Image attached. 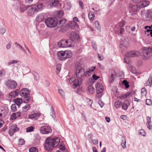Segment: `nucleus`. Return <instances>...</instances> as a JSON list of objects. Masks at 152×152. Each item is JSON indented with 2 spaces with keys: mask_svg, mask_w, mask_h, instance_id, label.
<instances>
[{
  "mask_svg": "<svg viewBox=\"0 0 152 152\" xmlns=\"http://www.w3.org/2000/svg\"><path fill=\"white\" fill-rule=\"evenodd\" d=\"M35 79L37 81L39 79V76L38 74L36 72H35L34 74Z\"/></svg>",
  "mask_w": 152,
  "mask_h": 152,
  "instance_id": "50",
  "label": "nucleus"
},
{
  "mask_svg": "<svg viewBox=\"0 0 152 152\" xmlns=\"http://www.w3.org/2000/svg\"><path fill=\"white\" fill-rule=\"evenodd\" d=\"M37 9L35 8L34 7L28 6L27 8V14L29 16H31L34 14L35 12H37Z\"/></svg>",
  "mask_w": 152,
  "mask_h": 152,
  "instance_id": "11",
  "label": "nucleus"
},
{
  "mask_svg": "<svg viewBox=\"0 0 152 152\" xmlns=\"http://www.w3.org/2000/svg\"><path fill=\"white\" fill-rule=\"evenodd\" d=\"M15 45L19 49H21L25 53H26V51L24 49L20 44L16 42L15 43Z\"/></svg>",
  "mask_w": 152,
  "mask_h": 152,
  "instance_id": "34",
  "label": "nucleus"
},
{
  "mask_svg": "<svg viewBox=\"0 0 152 152\" xmlns=\"http://www.w3.org/2000/svg\"><path fill=\"white\" fill-rule=\"evenodd\" d=\"M70 38H80V36L76 32L72 31L71 33Z\"/></svg>",
  "mask_w": 152,
  "mask_h": 152,
  "instance_id": "27",
  "label": "nucleus"
},
{
  "mask_svg": "<svg viewBox=\"0 0 152 152\" xmlns=\"http://www.w3.org/2000/svg\"><path fill=\"white\" fill-rule=\"evenodd\" d=\"M58 92L61 96L63 97L64 96V93L62 90L59 89Z\"/></svg>",
  "mask_w": 152,
  "mask_h": 152,
  "instance_id": "62",
  "label": "nucleus"
},
{
  "mask_svg": "<svg viewBox=\"0 0 152 152\" xmlns=\"http://www.w3.org/2000/svg\"><path fill=\"white\" fill-rule=\"evenodd\" d=\"M121 102L120 101H116L115 103V106L117 108L119 107Z\"/></svg>",
  "mask_w": 152,
  "mask_h": 152,
  "instance_id": "44",
  "label": "nucleus"
},
{
  "mask_svg": "<svg viewBox=\"0 0 152 152\" xmlns=\"http://www.w3.org/2000/svg\"><path fill=\"white\" fill-rule=\"evenodd\" d=\"M97 95L96 97L98 99L100 98L102 94L99 95V94L102 93L104 90V88L102 85L99 83H97L95 86Z\"/></svg>",
  "mask_w": 152,
  "mask_h": 152,
  "instance_id": "7",
  "label": "nucleus"
},
{
  "mask_svg": "<svg viewBox=\"0 0 152 152\" xmlns=\"http://www.w3.org/2000/svg\"><path fill=\"white\" fill-rule=\"evenodd\" d=\"M6 32L5 28L3 27H1L0 28V33L1 34H3Z\"/></svg>",
  "mask_w": 152,
  "mask_h": 152,
  "instance_id": "58",
  "label": "nucleus"
},
{
  "mask_svg": "<svg viewBox=\"0 0 152 152\" xmlns=\"http://www.w3.org/2000/svg\"><path fill=\"white\" fill-rule=\"evenodd\" d=\"M11 128L15 131V132H17L19 130V128L18 127L17 125L16 124H13L11 126Z\"/></svg>",
  "mask_w": 152,
  "mask_h": 152,
  "instance_id": "33",
  "label": "nucleus"
},
{
  "mask_svg": "<svg viewBox=\"0 0 152 152\" xmlns=\"http://www.w3.org/2000/svg\"><path fill=\"white\" fill-rule=\"evenodd\" d=\"M66 22V20L65 19L63 18L59 20V22L57 23V26L59 28L62 26Z\"/></svg>",
  "mask_w": 152,
  "mask_h": 152,
  "instance_id": "23",
  "label": "nucleus"
},
{
  "mask_svg": "<svg viewBox=\"0 0 152 152\" xmlns=\"http://www.w3.org/2000/svg\"><path fill=\"white\" fill-rule=\"evenodd\" d=\"M96 27L97 28V30L99 31L101 30V26L99 24V23L98 21H96L95 23Z\"/></svg>",
  "mask_w": 152,
  "mask_h": 152,
  "instance_id": "37",
  "label": "nucleus"
},
{
  "mask_svg": "<svg viewBox=\"0 0 152 152\" xmlns=\"http://www.w3.org/2000/svg\"><path fill=\"white\" fill-rule=\"evenodd\" d=\"M30 107L31 106L30 104H26L22 107V110L23 112H26L30 109Z\"/></svg>",
  "mask_w": 152,
  "mask_h": 152,
  "instance_id": "31",
  "label": "nucleus"
},
{
  "mask_svg": "<svg viewBox=\"0 0 152 152\" xmlns=\"http://www.w3.org/2000/svg\"><path fill=\"white\" fill-rule=\"evenodd\" d=\"M34 127L33 126H30L27 127L26 129V132H31L34 131Z\"/></svg>",
  "mask_w": 152,
  "mask_h": 152,
  "instance_id": "42",
  "label": "nucleus"
},
{
  "mask_svg": "<svg viewBox=\"0 0 152 152\" xmlns=\"http://www.w3.org/2000/svg\"><path fill=\"white\" fill-rule=\"evenodd\" d=\"M28 5L25 6L23 4H20V7L19 10L21 12H23L25 11L28 8Z\"/></svg>",
  "mask_w": 152,
  "mask_h": 152,
  "instance_id": "30",
  "label": "nucleus"
},
{
  "mask_svg": "<svg viewBox=\"0 0 152 152\" xmlns=\"http://www.w3.org/2000/svg\"><path fill=\"white\" fill-rule=\"evenodd\" d=\"M96 68V66H92L91 68L86 71V77H88L90 76L91 72H93Z\"/></svg>",
  "mask_w": 152,
  "mask_h": 152,
  "instance_id": "19",
  "label": "nucleus"
},
{
  "mask_svg": "<svg viewBox=\"0 0 152 152\" xmlns=\"http://www.w3.org/2000/svg\"><path fill=\"white\" fill-rule=\"evenodd\" d=\"M45 23L48 27L52 28L57 26L58 22L55 18L49 17L45 20Z\"/></svg>",
  "mask_w": 152,
  "mask_h": 152,
  "instance_id": "5",
  "label": "nucleus"
},
{
  "mask_svg": "<svg viewBox=\"0 0 152 152\" xmlns=\"http://www.w3.org/2000/svg\"><path fill=\"white\" fill-rule=\"evenodd\" d=\"M88 17L90 20L92 21L94 20V15L93 12H90L88 14Z\"/></svg>",
  "mask_w": 152,
  "mask_h": 152,
  "instance_id": "32",
  "label": "nucleus"
},
{
  "mask_svg": "<svg viewBox=\"0 0 152 152\" xmlns=\"http://www.w3.org/2000/svg\"><path fill=\"white\" fill-rule=\"evenodd\" d=\"M130 12H135L137 10V7L136 5H133L132 4H129L128 8Z\"/></svg>",
  "mask_w": 152,
  "mask_h": 152,
  "instance_id": "17",
  "label": "nucleus"
},
{
  "mask_svg": "<svg viewBox=\"0 0 152 152\" xmlns=\"http://www.w3.org/2000/svg\"><path fill=\"white\" fill-rule=\"evenodd\" d=\"M12 111L13 112H15L17 111V108L16 104H13L12 105L11 107Z\"/></svg>",
  "mask_w": 152,
  "mask_h": 152,
  "instance_id": "41",
  "label": "nucleus"
},
{
  "mask_svg": "<svg viewBox=\"0 0 152 152\" xmlns=\"http://www.w3.org/2000/svg\"><path fill=\"white\" fill-rule=\"evenodd\" d=\"M21 114V112H19L13 113L11 115V118L12 120L15 119L18 117H20Z\"/></svg>",
  "mask_w": 152,
  "mask_h": 152,
  "instance_id": "22",
  "label": "nucleus"
},
{
  "mask_svg": "<svg viewBox=\"0 0 152 152\" xmlns=\"http://www.w3.org/2000/svg\"><path fill=\"white\" fill-rule=\"evenodd\" d=\"M122 108L124 110H126L128 108V105L126 104H123L122 106Z\"/></svg>",
  "mask_w": 152,
  "mask_h": 152,
  "instance_id": "59",
  "label": "nucleus"
},
{
  "mask_svg": "<svg viewBox=\"0 0 152 152\" xmlns=\"http://www.w3.org/2000/svg\"><path fill=\"white\" fill-rule=\"evenodd\" d=\"M66 6L68 10H70L72 7V5L70 2H67L66 4Z\"/></svg>",
  "mask_w": 152,
  "mask_h": 152,
  "instance_id": "46",
  "label": "nucleus"
},
{
  "mask_svg": "<svg viewBox=\"0 0 152 152\" xmlns=\"http://www.w3.org/2000/svg\"><path fill=\"white\" fill-rule=\"evenodd\" d=\"M57 56L58 59L61 61H65L67 57H65V51H61L57 53Z\"/></svg>",
  "mask_w": 152,
  "mask_h": 152,
  "instance_id": "13",
  "label": "nucleus"
},
{
  "mask_svg": "<svg viewBox=\"0 0 152 152\" xmlns=\"http://www.w3.org/2000/svg\"><path fill=\"white\" fill-rule=\"evenodd\" d=\"M149 39H142V40L143 41H145V42L146 43L152 45V42Z\"/></svg>",
  "mask_w": 152,
  "mask_h": 152,
  "instance_id": "43",
  "label": "nucleus"
},
{
  "mask_svg": "<svg viewBox=\"0 0 152 152\" xmlns=\"http://www.w3.org/2000/svg\"><path fill=\"white\" fill-rule=\"evenodd\" d=\"M75 69L74 77L69 79V83H72V87L74 88L80 86L82 84L83 82L82 78L84 76L86 77V73L85 69L80 67L79 65H76Z\"/></svg>",
  "mask_w": 152,
  "mask_h": 152,
  "instance_id": "1",
  "label": "nucleus"
},
{
  "mask_svg": "<svg viewBox=\"0 0 152 152\" xmlns=\"http://www.w3.org/2000/svg\"><path fill=\"white\" fill-rule=\"evenodd\" d=\"M56 12L58 16L59 17L62 16L63 15V12L62 10H58Z\"/></svg>",
  "mask_w": 152,
  "mask_h": 152,
  "instance_id": "47",
  "label": "nucleus"
},
{
  "mask_svg": "<svg viewBox=\"0 0 152 152\" xmlns=\"http://www.w3.org/2000/svg\"><path fill=\"white\" fill-rule=\"evenodd\" d=\"M139 134H141L143 136H145V133L144 131V130L142 129H140L139 130Z\"/></svg>",
  "mask_w": 152,
  "mask_h": 152,
  "instance_id": "48",
  "label": "nucleus"
},
{
  "mask_svg": "<svg viewBox=\"0 0 152 152\" xmlns=\"http://www.w3.org/2000/svg\"><path fill=\"white\" fill-rule=\"evenodd\" d=\"M147 20H149L152 18V12L150 10H148L146 13Z\"/></svg>",
  "mask_w": 152,
  "mask_h": 152,
  "instance_id": "29",
  "label": "nucleus"
},
{
  "mask_svg": "<svg viewBox=\"0 0 152 152\" xmlns=\"http://www.w3.org/2000/svg\"><path fill=\"white\" fill-rule=\"evenodd\" d=\"M148 86H151L152 84V76H150L147 82Z\"/></svg>",
  "mask_w": 152,
  "mask_h": 152,
  "instance_id": "35",
  "label": "nucleus"
},
{
  "mask_svg": "<svg viewBox=\"0 0 152 152\" xmlns=\"http://www.w3.org/2000/svg\"><path fill=\"white\" fill-rule=\"evenodd\" d=\"M6 74V72L4 70L0 71V77H2L4 75Z\"/></svg>",
  "mask_w": 152,
  "mask_h": 152,
  "instance_id": "61",
  "label": "nucleus"
},
{
  "mask_svg": "<svg viewBox=\"0 0 152 152\" xmlns=\"http://www.w3.org/2000/svg\"><path fill=\"white\" fill-rule=\"evenodd\" d=\"M146 104L150 106L152 105V102L151 99H147L146 100Z\"/></svg>",
  "mask_w": 152,
  "mask_h": 152,
  "instance_id": "45",
  "label": "nucleus"
},
{
  "mask_svg": "<svg viewBox=\"0 0 152 152\" xmlns=\"http://www.w3.org/2000/svg\"><path fill=\"white\" fill-rule=\"evenodd\" d=\"M18 62V61L17 60H13L9 62L7 64L8 65H10L11 64L17 63Z\"/></svg>",
  "mask_w": 152,
  "mask_h": 152,
  "instance_id": "49",
  "label": "nucleus"
},
{
  "mask_svg": "<svg viewBox=\"0 0 152 152\" xmlns=\"http://www.w3.org/2000/svg\"><path fill=\"white\" fill-rule=\"evenodd\" d=\"M40 115V114L38 113H34L31 115H29L28 116V118L34 120H37Z\"/></svg>",
  "mask_w": 152,
  "mask_h": 152,
  "instance_id": "18",
  "label": "nucleus"
},
{
  "mask_svg": "<svg viewBox=\"0 0 152 152\" xmlns=\"http://www.w3.org/2000/svg\"><path fill=\"white\" fill-rule=\"evenodd\" d=\"M15 131H14L10 127L9 131V134L11 136H12L14 133Z\"/></svg>",
  "mask_w": 152,
  "mask_h": 152,
  "instance_id": "54",
  "label": "nucleus"
},
{
  "mask_svg": "<svg viewBox=\"0 0 152 152\" xmlns=\"http://www.w3.org/2000/svg\"><path fill=\"white\" fill-rule=\"evenodd\" d=\"M141 92L143 95H146V90L145 88H143L141 89Z\"/></svg>",
  "mask_w": 152,
  "mask_h": 152,
  "instance_id": "51",
  "label": "nucleus"
},
{
  "mask_svg": "<svg viewBox=\"0 0 152 152\" xmlns=\"http://www.w3.org/2000/svg\"><path fill=\"white\" fill-rule=\"evenodd\" d=\"M13 102L15 103V104L19 107L21 104L23 102V99L21 98H17L16 99H14Z\"/></svg>",
  "mask_w": 152,
  "mask_h": 152,
  "instance_id": "21",
  "label": "nucleus"
},
{
  "mask_svg": "<svg viewBox=\"0 0 152 152\" xmlns=\"http://www.w3.org/2000/svg\"><path fill=\"white\" fill-rule=\"evenodd\" d=\"M149 4L148 1H142L139 2L138 4V6L140 8H142L148 6Z\"/></svg>",
  "mask_w": 152,
  "mask_h": 152,
  "instance_id": "16",
  "label": "nucleus"
},
{
  "mask_svg": "<svg viewBox=\"0 0 152 152\" xmlns=\"http://www.w3.org/2000/svg\"><path fill=\"white\" fill-rule=\"evenodd\" d=\"M125 23V21L124 20H122L119 23V26L122 27L123 26Z\"/></svg>",
  "mask_w": 152,
  "mask_h": 152,
  "instance_id": "57",
  "label": "nucleus"
},
{
  "mask_svg": "<svg viewBox=\"0 0 152 152\" xmlns=\"http://www.w3.org/2000/svg\"><path fill=\"white\" fill-rule=\"evenodd\" d=\"M19 143L20 145H23L24 144L25 142V141L23 139H19Z\"/></svg>",
  "mask_w": 152,
  "mask_h": 152,
  "instance_id": "52",
  "label": "nucleus"
},
{
  "mask_svg": "<svg viewBox=\"0 0 152 152\" xmlns=\"http://www.w3.org/2000/svg\"><path fill=\"white\" fill-rule=\"evenodd\" d=\"M142 54L145 59L148 58L152 53V47L145 48H142Z\"/></svg>",
  "mask_w": 152,
  "mask_h": 152,
  "instance_id": "6",
  "label": "nucleus"
},
{
  "mask_svg": "<svg viewBox=\"0 0 152 152\" xmlns=\"http://www.w3.org/2000/svg\"><path fill=\"white\" fill-rule=\"evenodd\" d=\"M78 39H69L67 40L62 39L58 43L59 48L71 47L74 45L75 41Z\"/></svg>",
  "mask_w": 152,
  "mask_h": 152,
  "instance_id": "3",
  "label": "nucleus"
},
{
  "mask_svg": "<svg viewBox=\"0 0 152 152\" xmlns=\"http://www.w3.org/2000/svg\"><path fill=\"white\" fill-rule=\"evenodd\" d=\"M126 39H122L121 40V43L120 44V47L122 48L123 47H126L128 42L126 41Z\"/></svg>",
  "mask_w": 152,
  "mask_h": 152,
  "instance_id": "24",
  "label": "nucleus"
},
{
  "mask_svg": "<svg viewBox=\"0 0 152 152\" xmlns=\"http://www.w3.org/2000/svg\"><path fill=\"white\" fill-rule=\"evenodd\" d=\"M20 91L18 90H16L15 91H12L10 93L9 95L12 98H14L18 96L19 94H20Z\"/></svg>",
  "mask_w": 152,
  "mask_h": 152,
  "instance_id": "20",
  "label": "nucleus"
},
{
  "mask_svg": "<svg viewBox=\"0 0 152 152\" xmlns=\"http://www.w3.org/2000/svg\"><path fill=\"white\" fill-rule=\"evenodd\" d=\"M92 45L93 47V48L95 50H96L97 48V45L95 44V42L94 41H92Z\"/></svg>",
  "mask_w": 152,
  "mask_h": 152,
  "instance_id": "56",
  "label": "nucleus"
},
{
  "mask_svg": "<svg viewBox=\"0 0 152 152\" xmlns=\"http://www.w3.org/2000/svg\"><path fill=\"white\" fill-rule=\"evenodd\" d=\"M60 139L58 137L52 139L50 137L47 138L45 142V148L47 151H52L54 147L57 146L60 142Z\"/></svg>",
  "mask_w": 152,
  "mask_h": 152,
  "instance_id": "2",
  "label": "nucleus"
},
{
  "mask_svg": "<svg viewBox=\"0 0 152 152\" xmlns=\"http://www.w3.org/2000/svg\"><path fill=\"white\" fill-rule=\"evenodd\" d=\"M31 91L27 88L22 89L20 92V95L21 97H24L23 102L25 103H28L30 100L31 97L30 95Z\"/></svg>",
  "mask_w": 152,
  "mask_h": 152,
  "instance_id": "4",
  "label": "nucleus"
},
{
  "mask_svg": "<svg viewBox=\"0 0 152 152\" xmlns=\"http://www.w3.org/2000/svg\"><path fill=\"white\" fill-rule=\"evenodd\" d=\"M88 91L90 93L93 94L95 91V89L94 87L91 86H90L88 87Z\"/></svg>",
  "mask_w": 152,
  "mask_h": 152,
  "instance_id": "38",
  "label": "nucleus"
},
{
  "mask_svg": "<svg viewBox=\"0 0 152 152\" xmlns=\"http://www.w3.org/2000/svg\"><path fill=\"white\" fill-rule=\"evenodd\" d=\"M121 145L122 146V148L123 149H125L126 147V140L124 138L122 139V142L121 143Z\"/></svg>",
  "mask_w": 152,
  "mask_h": 152,
  "instance_id": "36",
  "label": "nucleus"
},
{
  "mask_svg": "<svg viewBox=\"0 0 152 152\" xmlns=\"http://www.w3.org/2000/svg\"><path fill=\"white\" fill-rule=\"evenodd\" d=\"M45 15L43 13L38 14L36 17V20L38 22L40 23L43 21L45 19Z\"/></svg>",
  "mask_w": 152,
  "mask_h": 152,
  "instance_id": "14",
  "label": "nucleus"
},
{
  "mask_svg": "<svg viewBox=\"0 0 152 152\" xmlns=\"http://www.w3.org/2000/svg\"><path fill=\"white\" fill-rule=\"evenodd\" d=\"M79 3L82 10H83L84 9V7L82 1L80 0L79 1Z\"/></svg>",
  "mask_w": 152,
  "mask_h": 152,
  "instance_id": "63",
  "label": "nucleus"
},
{
  "mask_svg": "<svg viewBox=\"0 0 152 152\" xmlns=\"http://www.w3.org/2000/svg\"><path fill=\"white\" fill-rule=\"evenodd\" d=\"M51 108H52V110H51L50 112V115L53 118H54L55 117V112L53 110V107H52Z\"/></svg>",
  "mask_w": 152,
  "mask_h": 152,
  "instance_id": "53",
  "label": "nucleus"
},
{
  "mask_svg": "<svg viewBox=\"0 0 152 152\" xmlns=\"http://www.w3.org/2000/svg\"><path fill=\"white\" fill-rule=\"evenodd\" d=\"M139 54V53L136 50H132L131 51H129L126 52V56L128 57H135L138 56Z\"/></svg>",
  "mask_w": 152,
  "mask_h": 152,
  "instance_id": "10",
  "label": "nucleus"
},
{
  "mask_svg": "<svg viewBox=\"0 0 152 152\" xmlns=\"http://www.w3.org/2000/svg\"><path fill=\"white\" fill-rule=\"evenodd\" d=\"M87 101L88 103V105H89L90 107L91 106L92 104V101L89 99H88Z\"/></svg>",
  "mask_w": 152,
  "mask_h": 152,
  "instance_id": "64",
  "label": "nucleus"
},
{
  "mask_svg": "<svg viewBox=\"0 0 152 152\" xmlns=\"http://www.w3.org/2000/svg\"><path fill=\"white\" fill-rule=\"evenodd\" d=\"M77 24V23L75 22H71L67 23L65 25L64 28H62L61 29V31L64 33L66 32L69 28L73 29L75 28V26Z\"/></svg>",
  "mask_w": 152,
  "mask_h": 152,
  "instance_id": "8",
  "label": "nucleus"
},
{
  "mask_svg": "<svg viewBox=\"0 0 152 152\" xmlns=\"http://www.w3.org/2000/svg\"><path fill=\"white\" fill-rule=\"evenodd\" d=\"M43 4L42 3H40L38 4L36 6L34 7L35 8H36L37 10V12L42 10L43 9Z\"/></svg>",
  "mask_w": 152,
  "mask_h": 152,
  "instance_id": "28",
  "label": "nucleus"
},
{
  "mask_svg": "<svg viewBox=\"0 0 152 152\" xmlns=\"http://www.w3.org/2000/svg\"><path fill=\"white\" fill-rule=\"evenodd\" d=\"M115 73V72L113 70V71H112L108 75L110 80V83H112L114 81V74Z\"/></svg>",
  "mask_w": 152,
  "mask_h": 152,
  "instance_id": "25",
  "label": "nucleus"
},
{
  "mask_svg": "<svg viewBox=\"0 0 152 152\" xmlns=\"http://www.w3.org/2000/svg\"><path fill=\"white\" fill-rule=\"evenodd\" d=\"M48 5L50 7H57L59 4V1L58 0H48Z\"/></svg>",
  "mask_w": 152,
  "mask_h": 152,
  "instance_id": "15",
  "label": "nucleus"
},
{
  "mask_svg": "<svg viewBox=\"0 0 152 152\" xmlns=\"http://www.w3.org/2000/svg\"><path fill=\"white\" fill-rule=\"evenodd\" d=\"M29 152H38L37 148L35 147H32L30 148L29 150Z\"/></svg>",
  "mask_w": 152,
  "mask_h": 152,
  "instance_id": "39",
  "label": "nucleus"
},
{
  "mask_svg": "<svg viewBox=\"0 0 152 152\" xmlns=\"http://www.w3.org/2000/svg\"><path fill=\"white\" fill-rule=\"evenodd\" d=\"M122 83L124 85L126 88H128L129 87V83L126 80H123L122 82Z\"/></svg>",
  "mask_w": 152,
  "mask_h": 152,
  "instance_id": "40",
  "label": "nucleus"
},
{
  "mask_svg": "<svg viewBox=\"0 0 152 152\" xmlns=\"http://www.w3.org/2000/svg\"><path fill=\"white\" fill-rule=\"evenodd\" d=\"M56 69L57 71L56 73L58 74L61 70L60 65V64H58L56 66Z\"/></svg>",
  "mask_w": 152,
  "mask_h": 152,
  "instance_id": "55",
  "label": "nucleus"
},
{
  "mask_svg": "<svg viewBox=\"0 0 152 152\" xmlns=\"http://www.w3.org/2000/svg\"><path fill=\"white\" fill-rule=\"evenodd\" d=\"M7 85L9 88L13 89L16 88L17 83L15 81L9 80L7 82Z\"/></svg>",
  "mask_w": 152,
  "mask_h": 152,
  "instance_id": "12",
  "label": "nucleus"
},
{
  "mask_svg": "<svg viewBox=\"0 0 152 152\" xmlns=\"http://www.w3.org/2000/svg\"><path fill=\"white\" fill-rule=\"evenodd\" d=\"M65 57L70 58L72 57V51L69 50H66L65 51Z\"/></svg>",
  "mask_w": 152,
  "mask_h": 152,
  "instance_id": "26",
  "label": "nucleus"
},
{
  "mask_svg": "<svg viewBox=\"0 0 152 152\" xmlns=\"http://www.w3.org/2000/svg\"><path fill=\"white\" fill-rule=\"evenodd\" d=\"M40 132L43 134H48L51 133L52 131L50 127L47 126L41 127L40 129Z\"/></svg>",
  "mask_w": 152,
  "mask_h": 152,
  "instance_id": "9",
  "label": "nucleus"
},
{
  "mask_svg": "<svg viewBox=\"0 0 152 152\" xmlns=\"http://www.w3.org/2000/svg\"><path fill=\"white\" fill-rule=\"evenodd\" d=\"M92 77L93 80H96L99 78L100 77L99 76H96L95 74H94L93 75Z\"/></svg>",
  "mask_w": 152,
  "mask_h": 152,
  "instance_id": "60",
  "label": "nucleus"
}]
</instances>
